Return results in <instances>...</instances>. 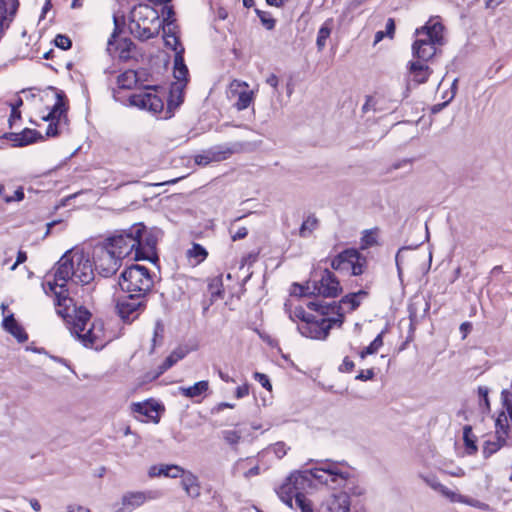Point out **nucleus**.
Here are the masks:
<instances>
[{"label":"nucleus","instance_id":"obj_1","mask_svg":"<svg viewBox=\"0 0 512 512\" xmlns=\"http://www.w3.org/2000/svg\"><path fill=\"white\" fill-rule=\"evenodd\" d=\"M94 279V269L88 255L81 250L67 251L57 262L54 280L47 282V287L55 295L57 313L69 329L85 347L102 349L109 341L104 331L102 320L91 322V313L82 306H77L67 295L66 284L85 285Z\"/></svg>","mask_w":512,"mask_h":512},{"label":"nucleus","instance_id":"obj_2","mask_svg":"<svg viewBox=\"0 0 512 512\" xmlns=\"http://www.w3.org/2000/svg\"><path fill=\"white\" fill-rule=\"evenodd\" d=\"M307 307L318 312L320 317L311 315L305 322H299L297 329L301 335L311 339L324 340L328 337L333 326H342L341 307L337 306L336 302L326 303L315 300L308 302Z\"/></svg>","mask_w":512,"mask_h":512},{"label":"nucleus","instance_id":"obj_3","mask_svg":"<svg viewBox=\"0 0 512 512\" xmlns=\"http://www.w3.org/2000/svg\"><path fill=\"white\" fill-rule=\"evenodd\" d=\"M129 18L130 33L141 41L157 36L162 26L157 10L147 4L135 6Z\"/></svg>","mask_w":512,"mask_h":512},{"label":"nucleus","instance_id":"obj_4","mask_svg":"<svg viewBox=\"0 0 512 512\" xmlns=\"http://www.w3.org/2000/svg\"><path fill=\"white\" fill-rule=\"evenodd\" d=\"M308 482V478L302 473H292L276 490V493L280 500L288 507H294V499L296 507H298L301 512H313L310 502L302 492L308 485Z\"/></svg>","mask_w":512,"mask_h":512},{"label":"nucleus","instance_id":"obj_5","mask_svg":"<svg viewBox=\"0 0 512 512\" xmlns=\"http://www.w3.org/2000/svg\"><path fill=\"white\" fill-rule=\"evenodd\" d=\"M119 286L122 291L147 298L153 287L150 271L142 265L133 264L120 275Z\"/></svg>","mask_w":512,"mask_h":512},{"label":"nucleus","instance_id":"obj_6","mask_svg":"<svg viewBox=\"0 0 512 512\" xmlns=\"http://www.w3.org/2000/svg\"><path fill=\"white\" fill-rule=\"evenodd\" d=\"M443 26L441 23L425 25L416 30L418 38L412 46L413 55L420 61H428L436 54V46L442 44Z\"/></svg>","mask_w":512,"mask_h":512},{"label":"nucleus","instance_id":"obj_7","mask_svg":"<svg viewBox=\"0 0 512 512\" xmlns=\"http://www.w3.org/2000/svg\"><path fill=\"white\" fill-rule=\"evenodd\" d=\"M143 223H135L128 229L118 230L112 236L103 241L118 257L122 260L126 257L132 256L134 259L136 252L137 237L143 231Z\"/></svg>","mask_w":512,"mask_h":512},{"label":"nucleus","instance_id":"obj_8","mask_svg":"<svg viewBox=\"0 0 512 512\" xmlns=\"http://www.w3.org/2000/svg\"><path fill=\"white\" fill-rule=\"evenodd\" d=\"M294 288L299 290L300 296L317 295L323 297H337L342 292L339 280L328 269H324L319 280L308 281L306 285L294 284ZM296 294V290H294Z\"/></svg>","mask_w":512,"mask_h":512},{"label":"nucleus","instance_id":"obj_9","mask_svg":"<svg viewBox=\"0 0 512 512\" xmlns=\"http://www.w3.org/2000/svg\"><path fill=\"white\" fill-rule=\"evenodd\" d=\"M103 242L93 250V264L98 274L108 278L116 274L122 264V259Z\"/></svg>","mask_w":512,"mask_h":512},{"label":"nucleus","instance_id":"obj_10","mask_svg":"<svg viewBox=\"0 0 512 512\" xmlns=\"http://www.w3.org/2000/svg\"><path fill=\"white\" fill-rule=\"evenodd\" d=\"M49 89L54 92L56 102L49 113L43 116L42 119L46 122H49V125L46 129V136L55 137L60 133L59 128L63 124L67 123L66 96L63 91H59L54 87H49Z\"/></svg>","mask_w":512,"mask_h":512},{"label":"nucleus","instance_id":"obj_11","mask_svg":"<svg viewBox=\"0 0 512 512\" xmlns=\"http://www.w3.org/2000/svg\"><path fill=\"white\" fill-rule=\"evenodd\" d=\"M147 298L137 294L127 293L116 302V311L119 317L126 323H132L145 311Z\"/></svg>","mask_w":512,"mask_h":512},{"label":"nucleus","instance_id":"obj_12","mask_svg":"<svg viewBox=\"0 0 512 512\" xmlns=\"http://www.w3.org/2000/svg\"><path fill=\"white\" fill-rule=\"evenodd\" d=\"M137 237L136 252L134 260H149L154 262L158 259L156 246L158 242L159 231L148 230L145 226L143 231Z\"/></svg>","mask_w":512,"mask_h":512},{"label":"nucleus","instance_id":"obj_13","mask_svg":"<svg viewBox=\"0 0 512 512\" xmlns=\"http://www.w3.org/2000/svg\"><path fill=\"white\" fill-rule=\"evenodd\" d=\"M496 438L495 442L486 441L483 447L485 457L491 456L497 452L502 446L506 445L507 439L512 436V427L508 423V416L501 412L496 419Z\"/></svg>","mask_w":512,"mask_h":512},{"label":"nucleus","instance_id":"obj_14","mask_svg":"<svg viewBox=\"0 0 512 512\" xmlns=\"http://www.w3.org/2000/svg\"><path fill=\"white\" fill-rule=\"evenodd\" d=\"M241 148L240 144H221L211 147L194 157L197 165L206 166L212 162H220L228 159L232 154L238 152Z\"/></svg>","mask_w":512,"mask_h":512},{"label":"nucleus","instance_id":"obj_15","mask_svg":"<svg viewBox=\"0 0 512 512\" xmlns=\"http://www.w3.org/2000/svg\"><path fill=\"white\" fill-rule=\"evenodd\" d=\"M421 478L430 488L439 492L441 495L448 498L451 502L464 503V504H467L469 506L479 508V509H484L487 507L486 504L480 502L477 499L469 498L464 495H461V494L451 491L449 488H447L446 486L441 484L439 482V480L437 479V477H435V476H432V475L431 476H421Z\"/></svg>","mask_w":512,"mask_h":512},{"label":"nucleus","instance_id":"obj_16","mask_svg":"<svg viewBox=\"0 0 512 512\" xmlns=\"http://www.w3.org/2000/svg\"><path fill=\"white\" fill-rule=\"evenodd\" d=\"M129 104L154 114L160 113L164 107L163 100L152 88H146L144 91L131 95L129 97Z\"/></svg>","mask_w":512,"mask_h":512},{"label":"nucleus","instance_id":"obj_17","mask_svg":"<svg viewBox=\"0 0 512 512\" xmlns=\"http://www.w3.org/2000/svg\"><path fill=\"white\" fill-rule=\"evenodd\" d=\"M311 474L317 481H327V477L331 476L340 481H351L348 471H343L339 463L329 460L322 462L319 467L312 470Z\"/></svg>","mask_w":512,"mask_h":512},{"label":"nucleus","instance_id":"obj_18","mask_svg":"<svg viewBox=\"0 0 512 512\" xmlns=\"http://www.w3.org/2000/svg\"><path fill=\"white\" fill-rule=\"evenodd\" d=\"M229 93L231 98H236L234 106L239 111L248 108L254 98L253 91L248 90V84L239 80H233L231 82Z\"/></svg>","mask_w":512,"mask_h":512},{"label":"nucleus","instance_id":"obj_19","mask_svg":"<svg viewBox=\"0 0 512 512\" xmlns=\"http://www.w3.org/2000/svg\"><path fill=\"white\" fill-rule=\"evenodd\" d=\"M161 496L159 491H135L126 492L121 498V504L123 509L132 511L133 509L140 507L147 500H154Z\"/></svg>","mask_w":512,"mask_h":512},{"label":"nucleus","instance_id":"obj_20","mask_svg":"<svg viewBox=\"0 0 512 512\" xmlns=\"http://www.w3.org/2000/svg\"><path fill=\"white\" fill-rule=\"evenodd\" d=\"M18 7V0H0V39L14 20Z\"/></svg>","mask_w":512,"mask_h":512},{"label":"nucleus","instance_id":"obj_21","mask_svg":"<svg viewBox=\"0 0 512 512\" xmlns=\"http://www.w3.org/2000/svg\"><path fill=\"white\" fill-rule=\"evenodd\" d=\"M368 296V293L365 290H359L358 292L349 293L342 297L339 303H336L337 306H340V312H342V317L344 318V314L347 312H351L356 310L363 299Z\"/></svg>","mask_w":512,"mask_h":512},{"label":"nucleus","instance_id":"obj_22","mask_svg":"<svg viewBox=\"0 0 512 512\" xmlns=\"http://www.w3.org/2000/svg\"><path fill=\"white\" fill-rule=\"evenodd\" d=\"M188 74V68L184 62V47H180V50H177V54L174 55V77L179 82L175 89L183 88L188 80Z\"/></svg>","mask_w":512,"mask_h":512},{"label":"nucleus","instance_id":"obj_23","mask_svg":"<svg viewBox=\"0 0 512 512\" xmlns=\"http://www.w3.org/2000/svg\"><path fill=\"white\" fill-rule=\"evenodd\" d=\"M325 507L328 512H349L350 499L347 492H340L332 495L325 502Z\"/></svg>","mask_w":512,"mask_h":512},{"label":"nucleus","instance_id":"obj_24","mask_svg":"<svg viewBox=\"0 0 512 512\" xmlns=\"http://www.w3.org/2000/svg\"><path fill=\"white\" fill-rule=\"evenodd\" d=\"M181 486L188 497L198 498L201 494V486L198 477L191 471H187L181 478Z\"/></svg>","mask_w":512,"mask_h":512},{"label":"nucleus","instance_id":"obj_25","mask_svg":"<svg viewBox=\"0 0 512 512\" xmlns=\"http://www.w3.org/2000/svg\"><path fill=\"white\" fill-rule=\"evenodd\" d=\"M42 135L36 130L26 128L21 133H11L9 139L14 146L22 147L34 143L37 139H42Z\"/></svg>","mask_w":512,"mask_h":512},{"label":"nucleus","instance_id":"obj_26","mask_svg":"<svg viewBox=\"0 0 512 512\" xmlns=\"http://www.w3.org/2000/svg\"><path fill=\"white\" fill-rule=\"evenodd\" d=\"M4 329L13 335L19 342L27 341L28 336L23 328L17 323L13 315H9L3 320Z\"/></svg>","mask_w":512,"mask_h":512},{"label":"nucleus","instance_id":"obj_27","mask_svg":"<svg viewBox=\"0 0 512 512\" xmlns=\"http://www.w3.org/2000/svg\"><path fill=\"white\" fill-rule=\"evenodd\" d=\"M410 72L413 75L414 81L418 84L425 83L431 74L430 68L420 61L411 63Z\"/></svg>","mask_w":512,"mask_h":512},{"label":"nucleus","instance_id":"obj_28","mask_svg":"<svg viewBox=\"0 0 512 512\" xmlns=\"http://www.w3.org/2000/svg\"><path fill=\"white\" fill-rule=\"evenodd\" d=\"M208 389V381L202 380L189 387H180L179 391L187 398H196L204 394Z\"/></svg>","mask_w":512,"mask_h":512},{"label":"nucleus","instance_id":"obj_29","mask_svg":"<svg viewBox=\"0 0 512 512\" xmlns=\"http://www.w3.org/2000/svg\"><path fill=\"white\" fill-rule=\"evenodd\" d=\"M355 256L354 249H346L331 260V267L334 270H348V262Z\"/></svg>","mask_w":512,"mask_h":512},{"label":"nucleus","instance_id":"obj_30","mask_svg":"<svg viewBox=\"0 0 512 512\" xmlns=\"http://www.w3.org/2000/svg\"><path fill=\"white\" fill-rule=\"evenodd\" d=\"M186 356V351L182 348L175 349L172 353L163 361L158 367L159 371L157 375L163 374L165 371L174 366L178 361Z\"/></svg>","mask_w":512,"mask_h":512},{"label":"nucleus","instance_id":"obj_31","mask_svg":"<svg viewBox=\"0 0 512 512\" xmlns=\"http://www.w3.org/2000/svg\"><path fill=\"white\" fill-rule=\"evenodd\" d=\"M138 74L134 70H126L117 77L118 87L121 89H132L138 82Z\"/></svg>","mask_w":512,"mask_h":512},{"label":"nucleus","instance_id":"obj_32","mask_svg":"<svg viewBox=\"0 0 512 512\" xmlns=\"http://www.w3.org/2000/svg\"><path fill=\"white\" fill-rule=\"evenodd\" d=\"M354 253L355 256L351 257V262H348V269H351L352 275L359 276L364 273L367 260L356 249H354Z\"/></svg>","mask_w":512,"mask_h":512},{"label":"nucleus","instance_id":"obj_33","mask_svg":"<svg viewBox=\"0 0 512 512\" xmlns=\"http://www.w3.org/2000/svg\"><path fill=\"white\" fill-rule=\"evenodd\" d=\"M132 411L146 416L149 419H154L155 417L153 416V413L157 412V405H154L148 401L133 403Z\"/></svg>","mask_w":512,"mask_h":512},{"label":"nucleus","instance_id":"obj_34","mask_svg":"<svg viewBox=\"0 0 512 512\" xmlns=\"http://www.w3.org/2000/svg\"><path fill=\"white\" fill-rule=\"evenodd\" d=\"M318 219L314 215H309L302 223L299 229V235L307 238L312 235L313 231L318 227Z\"/></svg>","mask_w":512,"mask_h":512},{"label":"nucleus","instance_id":"obj_35","mask_svg":"<svg viewBox=\"0 0 512 512\" xmlns=\"http://www.w3.org/2000/svg\"><path fill=\"white\" fill-rule=\"evenodd\" d=\"M331 22L332 20H327L319 29L316 45L319 51H322L326 46V40L329 38L331 34Z\"/></svg>","mask_w":512,"mask_h":512},{"label":"nucleus","instance_id":"obj_36","mask_svg":"<svg viewBox=\"0 0 512 512\" xmlns=\"http://www.w3.org/2000/svg\"><path fill=\"white\" fill-rule=\"evenodd\" d=\"M463 440L465 443L466 451L468 454H474L477 451L476 437L472 432L471 426H464L463 428Z\"/></svg>","mask_w":512,"mask_h":512},{"label":"nucleus","instance_id":"obj_37","mask_svg":"<svg viewBox=\"0 0 512 512\" xmlns=\"http://www.w3.org/2000/svg\"><path fill=\"white\" fill-rule=\"evenodd\" d=\"M164 338V325L158 320L155 323L152 337V345L150 348V353H153L157 345H161Z\"/></svg>","mask_w":512,"mask_h":512},{"label":"nucleus","instance_id":"obj_38","mask_svg":"<svg viewBox=\"0 0 512 512\" xmlns=\"http://www.w3.org/2000/svg\"><path fill=\"white\" fill-rule=\"evenodd\" d=\"M383 346V332L378 334L368 347L361 351L360 357L364 359L366 356L376 353Z\"/></svg>","mask_w":512,"mask_h":512},{"label":"nucleus","instance_id":"obj_39","mask_svg":"<svg viewBox=\"0 0 512 512\" xmlns=\"http://www.w3.org/2000/svg\"><path fill=\"white\" fill-rule=\"evenodd\" d=\"M208 253L206 249L200 244L194 243L193 247L188 250L187 256L189 258H194L197 263L204 261L207 257Z\"/></svg>","mask_w":512,"mask_h":512},{"label":"nucleus","instance_id":"obj_40","mask_svg":"<svg viewBox=\"0 0 512 512\" xmlns=\"http://www.w3.org/2000/svg\"><path fill=\"white\" fill-rule=\"evenodd\" d=\"M255 13L259 17L262 25L267 30H273L275 28L276 20L274 18H272L271 14L269 12L262 11L260 9H255Z\"/></svg>","mask_w":512,"mask_h":512},{"label":"nucleus","instance_id":"obj_41","mask_svg":"<svg viewBox=\"0 0 512 512\" xmlns=\"http://www.w3.org/2000/svg\"><path fill=\"white\" fill-rule=\"evenodd\" d=\"M289 318L293 321H300L305 322L307 318H309L312 314H309L305 311V309L302 306H297L294 309H290L288 311Z\"/></svg>","mask_w":512,"mask_h":512},{"label":"nucleus","instance_id":"obj_42","mask_svg":"<svg viewBox=\"0 0 512 512\" xmlns=\"http://www.w3.org/2000/svg\"><path fill=\"white\" fill-rule=\"evenodd\" d=\"M222 437L227 444L234 446L237 445L241 439V435L235 430H224L222 431Z\"/></svg>","mask_w":512,"mask_h":512},{"label":"nucleus","instance_id":"obj_43","mask_svg":"<svg viewBox=\"0 0 512 512\" xmlns=\"http://www.w3.org/2000/svg\"><path fill=\"white\" fill-rule=\"evenodd\" d=\"M377 244L376 234L371 230L364 231L361 238V247L363 249L374 246Z\"/></svg>","mask_w":512,"mask_h":512},{"label":"nucleus","instance_id":"obj_44","mask_svg":"<svg viewBox=\"0 0 512 512\" xmlns=\"http://www.w3.org/2000/svg\"><path fill=\"white\" fill-rule=\"evenodd\" d=\"M165 46L171 48L175 54H177V50H180V47H183L179 41L178 35H167L164 36Z\"/></svg>","mask_w":512,"mask_h":512},{"label":"nucleus","instance_id":"obj_45","mask_svg":"<svg viewBox=\"0 0 512 512\" xmlns=\"http://www.w3.org/2000/svg\"><path fill=\"white\" fill-rule=\"evenodd\" d=\"M54 42H55V45L62 50H67V49L71 48V45H72V41L70 40V38L67 37L66 35H62V34H58L56 36Z\"/></svg>","mask_w":512,"mask_h":512},{"label":"nucleus","instance_id":"obj_46","mask_svg":"<svg viewBox=\"0 0 512 512\" xmlns=\"http://www.w3.org/2000/svg\"><path fill=\"white\" fill-rule=\"evenodd\" d=\"M321 484H324L326 486H329L333 489L340 488V487H346L348 483L351 481H340L339 479H336V477H327V481H318Z\"/></svg>","mask_w":512,"mask_h":512},{"label":"nucleus","instance_id":"obj_47","mask_svg":"<svg viewBox=\"0 0 512 512\" xmlns=\"http://www.w3.org/2000/svg\"><path fill=\"white\" fill-rule=\"evenodd\" d=\"M163 37L167 35H178V27L173 21L162 24Z\"/></svg>","mask_w":512,"mask_h":512},{"label":"nucleus","instance_id":"obj_48","mask_svg":"<svg viewBox=\"0 0 512 512\" xmlns=\"http://www.w3.org/2000/svg\"><path fill=\"white\" fill-rule=\"evenodd\" d=\"M168 471H169V474H167V477H169V478H178V477L182 478L183 475L187 472L182 467H180L178 465H174V464L170 465V468L168 469Z\"/></svg>","mask_w":512,"mask_h":512},{"label":"nucleus","instance_id":"obj_49","mask_svg":"<svg viewBox=\"0 0 512 512\" xmlns=\"http://www.w3.org/2000/svg\"><path fill=\"white\" fill-rule=\"evenodd\" d=\"M272 450L277 458L281 459L287 453V447L283 442H277L272 446Z\"/></svg>","mask_w":512,"mask_h":512},{"label":"nucleus","instance_id":"obj_50","mask_svg":"<svg viewBox=\"0 0 512 512\" xmlns=\"http://www.w3.org/2000/svg\"><path fill=\"white\" fill-rule=\"evenodd\" d=\"M254 378L255 380H257L264 388L268 389V390H271L272 386H271V383H270V380L269 378L267 377V375L263 374V373H260V372H255L254 373Z\"/></svg>","mask_w":512,"mask_h":512},{"label":"nucleus","instance_id":"obj_51","mask_svg":"<svg viewBox=\"0 0 512 512\" xmlns=\"http://www.w3.org/2000/svg\"><path fill=\"white\" fill-rule=\"evenodd\" d=\"M488 393H489V390L487 387L480 386L478 388V394L481 398V401H483L482 405H484L487 410H490V402H489V398H488Z\"/></svg>","mask_w":512,"mask_h":512},{"label":"nucleus","instance_id":"obj_52","mask_svg":"<svg viewBox=\"0 0 512 512\" xmlns=\"http://www.w3.org/2000/svg\"><path fill=\"white\" fill-rule=\"evenodd\" d=\"M409 248L408 247H401L398 252L396 253V256H395V263H396V267H397V271H398V275L399 277L402 276V267H401V264H402V254L403 252L407 251Z\"/></svg>","mask_w":512,"mask_h":512},{"label":"nucleus","instance_id":"obj_53","mask_svg":"<svg viewBox=\"0 0 512 512\" xmlns=\"http://www.w3.org/2000/svg\"><path fill=\"white\" fill-rule=\"evenodd\" d=\"M163 15H164V18H163V20H161L162 24L167 23L169 21L175 22V19H174L175 13H174L173 7L165 6L163 9Z\"/></svg>","mask_w":512,"mask_h":512},{"label":"nucleus","instance_id":"obj_54","mask_svg":"<svg viewBox=\"0 0 512 512\" xmlns=\"http://www.w3.org/2000/svg\"><path fill=\"white\" fill-rule=\"evenodd\" d=\"M132 46H133V43L130 39H123L120 42V47H121L120 56L127 57L126 53L128 54L130 52Z\"/></svg>","mask_w":512,"mask_h":512},{"label":"nucleus","instance_id":"obj_55","mask_svg":"<svg viewBox=\"0 0 512 512\" xmlns=\"http://www.w3.org/2000/svg\"><path fill=\"white\" fill-rule=\"evenodd\" d=\"M354 368V362L350 360L348 357H345L342 364L339 367L341 372H350Z\"/></svg>","mask_w":512,"mask_h":512},{"label":"nucleus","instance_id":"obj_56","mask_svg":"<svg viewBox=\"0 0 512 512\" xmlns=\"http://www.w3.org/2000/svg\"><path fill=\"white\" fill-rule=\"evenodd\" d=\"M374 377V371L372 369L362 370L360 373L356 376L357 380H370Z\"/></svg>","mask_w":512,"mask_h":512},{"label":"nucleus","instance_id":"obj_57","mask_svg":"<svg viewBox=\"0 0 512 512\" xmlns=\"http://www.w3.org/2000/svg\"><path fill=\"white\" fill-rule=\"evenodd\" d=\"M248 234V230L246 227H240L232 236L233 241L244 239Z\"/></svg>","mask_w":512,"mask_h":512},{"label":"nucleus","instance_id":"obj_58","mask_svg":"<svg viewBox=\"0 0 512 512\" xmlns=\"http://www.w3.org/2000/svg\"><path fill=\"white\" fill-rule=\"evenodd\" d=\"M394 32H395V22H394V19L393 18H388V20L386 22L385 34L387 36H389L390 38H392L393 35H394Z\"/></svg>","mask_w":512,"mask_h":512},{"label":"nucleus","instance_id":"obj_59","mask_svg":"<svg viewBox=\"0 0 512 512\" xmlns=\"http://www.w3.org/2000/svg\"><path fill=\"white\" fill-rule=\"evenodd\" d=\"M411 166V160L410 159H402L399 161L394 162L391 165L390 170H397L403 167Z\"/></svg>","mask_w":512,"mask_h":512},{"label":"nucleus","instance_id":"obj_60","mask_svg":"<svg viewBox=\"0 0 512 512\" xmlns=\"http://www.w3.org/2000/svg\"><path fill=\"white\" fill-rule=\"evenodd\" d=\"M23 198H24L23 189L19 188V189H17L14 192V196L13 197H5V201L9 203V202H12V201H21Z\"/></svg>","mask_w":512,"mask_h":512},{"label":"nucleus","instance_id":"obj_61","mask_svg":"<svg viewBox=\"0 0 512 512\" xmlns=\"http://www.w3.org/2000/svg\"><path fill=\"white\" fill-rule=\"evenodd\" d=\"M504 0H484L485 8L494 11Z\"/></svg>","mask_w":512,"mask_h":512},{"label":"nucleus","instance_id":"obj_62","mask_svg":"<svg viewBox=\"0 0 512 512\" xmlns=\"http://www.w3.org/2000/svg\"><path fill=\"white\" fill-rule=\"evenodd\" d=\"M249 394V387L247 385L238 386L235 391L237 398H243Z\"/></svg>","mask_w":512,"mask_h":512},{"label":"nucleus","instance_id":"obj_63","mask_svg":"<svg viewBox=\"0 0 512 512\" xmlns=\"http://www.w3.org/2000/svg\"><path fill=\"white\" fill-rule=\"evenodd\" d=\"M21 118V112L16 109V107L11 108V114L9 117V123L12 125V123L16 120H19Z\"/></svg>","mask_w":512,"mask_h":512},{"label":"nucleus","instance_id":"obj_64","mask_svg":"<svg viewBox=\"0 0 512 512\" xmlns=\"http://www.w3.org/2000/svg\"><path fill=\"white\" fill-rule=\"evenodd\" d=\"M67 512H90V510L81 505H69L67 507Z\"/></svg>","mask_w":512,"mask_h":512}]
</instances>
